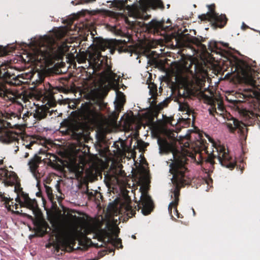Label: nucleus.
<instances>
[{"mask_svg": "<svg viewBox=\"0 0 260 260\" xmlns=\"http://www.w3.org/2000/svg\"><path fill=\"white\" fill-rule=\"evenodd\" d=\"M35 109L31 110L30 112H27L24 113L23 115L22 119L25 121L27 120V118H28L29 116H32L33 117L40 119L45 117L46 115V108L43 106H39L36 105L35 103H33Z\"/></svg>", "mask_w": 260, "mask_h": 260, "instance_id": "ddd939ff", "label": "nucleus"}, {"mask_svg": "<svg viewBox=\"0 0 260 260\" xmlns=\"http://www.w3.org/2000/svg\"><path fill=\"white\" fill-rule=\"evenodd\" d=\"M141 196L139 205L142 206V212L144 215L148 214L151 211L152 201L150 197L147 194L146 186L140 188Z\"/></svg>", "mask_w": 260, "mask_h": 260, "instance_id": "9d476101", "label": "nucleus"}, {"mask_svg": "<svg viewBox=\"0 0 260 260\" xmlns=\"http://www.w3.org/2000/svg\"><path fill=\"white\" fill-rule=\"evenodd\" d=\"M125 9L128 11V15L129 16L136 18L140 17V13L136 5H128L125 7Z\"/></svg>", "mask_w": 260, "mask_h": 260, "instance_id": "5701e85b", "label": "nucleus"}, {"mask_svg": "<svg viewBox=\"0 0 260 260\" xmlns=\"http://www.w3.org/2000/svg\"><path fill=\"white\" fill-rule=\"evenodd\" d=\"M190 41H191L192 43H193V44H196V45H197V46H199V45H200L201 44V42H200V41L198 39H197V38H194V37L190 39Z\"/></svg>", "mask_w": 260, "mask_h": 260, "instance_id": "2f4dec72", "label": "nucleus"}, {"mask_svg": "<svg viewBox=\"0 0 260 260\" xmlns=\"http://www.w3.org/2000/svg\"><path fill=\"white\" fill-rule=\"evenodd\" d=\"M19 198H20V197H17V198H16V199H18V200H19Z\"/></svg>", "mask_w": 260, "mask_h": 260, "instance_id": "37998d69", "label": "nucleus"}, {"mask_svg": "<svg viewBox=\"0 0 260 260\" xmlns=\"http://www.w3.org/2000/svg\"><path fill=\"white\" fill-rule=\"evenodd\" d=\"M78 120H85L86 121L92 120L94 117V113L89 104L86 103L81 107L77 112Z\"/></svg>", "mask_w": 260, "mask_h": 260, "instance_id": "4468645a", "label": "nucleus"}, {"mask_svg": "<svg viewBox=\"0 0 260 260\" xmlns=\"http://www.w3.org/2000/svg\"><path fill=\"white\" fill-rule=\"evenodd\" d=\"M234 123H235V125L236 126H238V124H237V123H235V122H234Z\"/></svg>", "mask_w": 260, "mask_h": 260, "instance_id": "a19ab883", "label": "nucleus"}, {"mask_svg": "<svg viewBox=\"0 0 260 260\" xmlns=\"http://www.w3.org/2000/svg\"><path fill=\"white\" fill-rule=\"evenodd\" d=\"M114 5L119 9H123L125 7V2L123 0L115 1Z\"/></svg>", "mask_w": 260, "mask_h": 260, "instance_id": "cd10ccee", "label": "nucleus"}, {"mask_svg": "<svg viewBox=\"0 0 260 260\" xmlns=\"http://www.w3.org/2000/svg\"><path fill=\"white\" fill-rule=\"evenodd\" d=\"M18 135L13 131L7 132L2 137V140L5 143H10L18 140Z\"/></svg>", "mask_w": 260, "mask_h": 260, "instance_id": "aec40b11", "label": "nucleus"}, {"mask_svg": "<svg viewBox=\"0 0 260 260\" xmlns=\"http://www.w3.org/2000/svg\"><path fill=\"white\" fill-rule=\"evenodd\" d=\"M157 143L160 153L171 152L173 155V159L171 158L170 160L172 162L169 165V171L172 175V182L176 187L171 195L172 198L174 199L169 205L168 210L170 214L173 216L172 210H173L174 214L178 218L179 216L176 207L179 200V188L183 185L187 184V177L186 175L187 169L185 166L187 160L186 156L195 157L194 154L196 151H191L188 143H185V147L182 149L181 152L176 151L172 143H168L166 139L160 137L157 138Z\"/></svg>", "mask_w": 260, "mask_h": 260, "instance_id": "f03ea898", "label": "nucleus"}, {"mask_svg": "<svg viewBox=\"0 0 260 260\" xmlns=\"http://www.w3.org/2000/svg\"><path fill=\"white\" fill-rule=\"evenodd\" d=\"M28 153H26L25 154V156H24L25 157H28Z\"/></svg>", "mask_w": 260, "mask_h": 260, "instance_id": "e433bc0d", "label": "nucleus"}, {"mask_svg": "<svg viewBox=\"0 0 260 260\" xmlns=\"http://www.w3.org/2000/svg\"><path fill=\"white\" fill-rule=\"evenodd\" d=\"M130 204L131 202L126 199L120 204L118 208L114 207H109L108 214L110 218L113 217L114 220H117L115 216H117L118 214H126L128 217H132L135 214V211L132 209Z\"/></svg>", "mask_w": 260, "mask_h": 260, "instance_id": "0eeeda50", "label": "nucleus"}, {"mask_svg": "<svg viewBox=\"0 0 260 260\" xmlns=\"http://www.w3.org/2000/svg\"><path fill=\"white\" fill-rule=\"evenodd\" d=\"M19 125V123H16L14 124V125Z\"/></svg>", "mask_w": 260, "mask_h": 260, "instance_id": "ea45409f", "label": "nucleus"}, {"mask_svg": "<svg viewBox=\"0 0 260 260\" xmlns=\"http://www.w3.org/2000/svg\"><path fill=\"white\" fill-rule=\"evenodd\" d=\"M112 46V41L100 39L97 42L96 46L90 47L87 52H82L76 55L78 62L82 63L85 62L88 54L89 66H92L94 70L104 69L99 78L101 87L114 84L117 80L116 75L111 71V68L107 63L105 62L107 61V58L103 57V58L101 59V51Z\"/></svg>", "mask_w": 260, "mask_h": 260, "instance_id": "7ed1b4c3", "label": "nucleus"}, {"mask_svg": "<svg viewBox=\"0 0 260 260\" xmlns=\"http://www.w3.org/2000/svg\"><path fill=\"white\" fill-rule=\"evenodd\" d=\"M19 203L21 206L26 207L31 210L33 212L35 211L37 207L36 201L34 199H30L27 194L23 193L20 196Z\"/></svg>", "mask_w": 260, "mask_h": 260, "instance_id": "dca6fc26", "label": "nucleus"}, {"mask_svg": "<svg viewBox=\"0 0 260 260\" xmlns=\"http://www.w3.org/2000/svg\"><path fill=\"white\" fill-rule=\"evenodd\" d=\"M0 94L3 95L6 100L13 102H17V100L22 96L15 87L9 88L7 86H3L0 89Z\"/></svg>", "mask_w": 260, "mask_h": 260, "instance_id": "f8f14e48", "label": "nucleus"}, {"mask_svg": "<svg viewBox=\"0 0 260 260\" xmlns=\"http://www.w3.org/2000/svg\"><path fill=\"white\" fill-rule=\"evenodd\" d=\"M87 161L86 155L85 154L82 155H79L78 158L77 156H72L69 158L67 162L68 168L71 172H73L79 175L83 171V166Z\"/></svg>", "mask_w": 260, "mask_h": 260, "instance_id": "6e6552de", "label": "nucleus"}, {"mask_svg": "<svg viewBox=\"0 0 260 260\" xmlns=\"http://www.w3.org/2000/svg\"><path fill=\"white\" fill-rule=\"evenodd\" d=\"M216 100L218 109L219 111H223L224 107L223 106L222 102L220 100V98H216Z\"/></svg>", "mask_w": 260, "mask_h": 260, "instance_id": "c756f323", "label": "nucleus"}, {"mask_svg": "<svg viewBox=\"0 0 260 260\" xmlns=\"http://www.w3.org/2000/svg\"><path fill=\"white\" fill-rule=\"evenodd\" d=\"M47 104L49 107H53L55 105V102L54 99L51 97Z\"/></svg>", "mask_w": 260, "mask_h": 260, "instance_id": "473e14b6", "label": "nucleus"}, {"mask_svg": "<svg viewBox=\"0 0 260 260\" xmlns=\"http://www.w3.org/2000/svg\"><path fill=\"white\" fill-rule=\"evenodd\" d=\"M96 0H82V2H81L80 4H88V3H92L95 2Z\"/></svg>", "mask_w": 260, "mask_h": 260, "instance_id": "72a5a7b5", "label": "nucleus"}, {"mask_svg": "<svg viewBox=\"0 0 260 260\" xmlns=\"http://www.w3.org/2000/svg\"><path fill=\"white\" fill-rule=\"evenodd\" d=\"M125 103V96L120 91L116 92V99L114 102L115 108L117 112H119L123 108Z\"/></svg>", "mask_w": 260, "mask_h": 260, "instance_id": "6ab92c4d", "label": "nucleus"}, {"mask_svg": "<svg viewBox=\"0 0 260 260\" xmlns=\"http://www.w3.org/2000/svg\"><path fill=\"white\" fill-rule=\"evenodd\" d=\"M30 145H31V144H28V145H26L25 146V147H27V148H29V147H30Z\"/></svg>", "mask_w": 260, "mask_h": 260, "instance_id": "4c0bfd02", "label": "nucleus"}, {"mask_svg": "<svg viewBox=\"0 0 260 260\" xmlns=\"http://www.w3.org/2000/svg\"><path fill=\"white\" fill-rule=\"evenodd\" d=\"M179 109L180 111H184L186 112V114H188L189 113L190 110L189 108V106L186 103H182L181 101L179 102Z\"/></svg>", "mask_w": 260, "mask_h": 260, "instance_id": "a878e982", "label": "nucleus"}, {"mask_svg": "<svg viewBox=\"0 0 260 260\" xmlns=\"http://www.w3.org/2000/svg\"><path fill=\"white\" fill-rule=\"evenodd\" d=\"M50 222L56 239L62 240L65 245L69 244L83 231L85 234L94 233L103 237H108L115 247L122 246L121 239L117 238L119 230L115 224H108L106 229L103 230L99 221L93 219L85 220L70 211H64L63 214L55 213Z\"/></svg>", "mask_w": 260, "mask_h": 260, "instance_id": "f257e3e1", "label": "nucleus"}, {"mask_svg": "<svg viewBox=\"0 0 260 260\" xmlns=\"http://www.w3.org/2000/svg\"><path fill=\"white\" fill-rule=\"evenodd\" d=\"M40 161V157L39 156H35L28 162V164L29 167V169L34 176H36V173Z\"/></svg>", "mask_w": 260, "mask_h": 260, "instance_id": "4be33fe9", "label": "nucleus"}, {"mask_svg": "<svg viewBox=\"0 0 260 260\" xmlns=\"http://www.w3.org/2000/svg\"><path fill=\"white\" fill-rule=\"evenodd\" d=\"M148 87L150 89L149 93L151 95V98L153 99V100L152 101H150V102L151 103V106L155 111H159L162 109H163L165 106H166L167 104V101H164L159 103L158 105H156V103L154 100L157 95L156 86L154 84H152L149 85Z\"/></svg>", "mask_w": 260, "mask_h": 260, "instance_id": "2eb2a0df", "label": "nucleus"}, {"mask_svg": "<svg viewBox=\"0 0 260 260\" xmlns=\"http://www.w3.org/2000/svg\"><path fill=\"white\" fill-rule=\"evenodd\" d=\"M150 31H153L154 33L158 32L160 30L164 29L163 24L161 22L155 20L151 21L147 26Z\"/></svg>", "mask_w": 260, "mask_h": 260, "instance_id": "412c9836", "label": "nucleus"}, {"mask_svg": "<svg viewBox=\"0 0 260 260\" xmlns=\"http://www.w3.org/2000/svg\"><path fill=\"white\" fill-rule=\"evenodd\" d=\"M212 45V43H210V45Z\"/></svg>", "mask_w": 260, "mask_h": 260, "instance_id": "49530a36", "label": "nucleus"}, {"mask_svg": "<svg viewBox=\"0 0 260 260\" xmlns=\"http://www.w3.org/2000/svg\"><path fill=\"white\" fill-rule=\"evenodd\" d=\"M36 194L37 197L42 198V200H43V197H42V192H41V191L40 190H39L38 192H37Z\"/></svg>", "mask_w": 260, "mask_h": 260, "instance_id": "f704fd0d", "label": "nucleus"}, {"mask_svg": "<svg viewBox=\"0 0 260 260\" xmlns=\"http://www.w3.org/2000/svg\"><path fill=\"white\" fill-rule=\"evenodd\" d=\"M251 93H250V96L252 97H255L257 99L260 100V90H258L256 89H251Z\"/></svg>", "mask_w": 260, "mask_h": 260, "instance_id": "c85d7f7f", "label": "nucleus"}, {"mask_svg": "<svg viewBox=\"0 0 260 260\" xmlns=\"http://www.w3.org/2000/svg\"><path fill=\"white\" fill-rule=\"evenodd\" d=\"M45 191H46V192L48 197L49 198H51L52 195V191L51 188L48 186L45 185Z\"/></svg>", "mask_w": 260, "mask_h": 260, "instance_id": "7c9ffc66", "label": "nucleus"}, {"mask_svg": "<svg viewBox=\"0 0 260 260\" xmlns=\"http://www.w3.org/2000/svg\"><path fill=\"white\" fill-rule=\"evenodd\" d=\"M4 54H5V53H4V52H1V53H0V56H2V55H4Z\"/></svg>", "mask_w": 260, "mask_h": 260, "instance_id": "58836bf2", "label": "nucleus"}, {"mask_svg": "<svg viewBox=\"0 0 260 260\" xmlns=\"http://www.w3.org/2000/svg\"><path fill=\"white\" fill-rule=\"evenodd\" d=\"M211 112H211V110H210V113L211 114Z\"/></svg>", "mask_w": 260, "mask_h": 260, "instance_id": "c03bdc74", "label": "nucleus"}, {"mask_svg": "<svg viewBox=\"0 0 260 260\" xmlns=\"http://www.w3.org/2000/svg\"><path fill=\"white\" fill-rule=\"evenodd\" d=\"M67 32V29L64 27L58 28L56 31V36L57 38H61Z\"/></svg>", "mask_w": 260, "mask_h": 260, "instance_id": "bb28decb", "label": "nucleus"}, {"mask_svg": "<svg viewBox=\"0 0 260 260\" xmlns=\"http://www.w3.org/2000/svg\"><path fill=\"white\" fill-rule=\"evenodd\" d=\"M213 7V5L209 6L208 7L210 12L208 13L207 15L202 16L201 18L202 19H205L208 17L210 19L217 21H220L222 23H225L226 22L225 16L224 15H218L217 14L215 13L214 11H212V8Z\"/></svg>", "mask_w": 260, "mask_h": 260, "instance_id": "f3484780", "label": "nucleus"}, {"mask_svg": "<svg viewBox=\"0 0 260 260\" xmlns=\"http://www.w3.org/2000/svg\"><path fill=\"white\" fill-rule=\"evenodd\" d=\"M54 42L55 40L52 37L45 36L39 38L37 42V46L31 53V58L34 61L44 60V62H46L51 58L62 56L68 51L69 47L65 43L55 50Z\"/></svg>", "mask_w": 260, "mask_h": 260, "instance_id": "20e7f679", "label": "nucleus"}, {"mask_svg": "<svg viewBox=\"0 0 260 260\" xmlns=\"http://www.w3.org/2000/svg\"><path fill=\"white\" fill-rule=\"evenodd\" d=\"M209 141L211 143V146L213 147L215 151L212 150H210L209 148H207L206 151L208 154V156L207 160L210 162L213 163V160L214 158L217 157L219 162L223 166H225L228 168L233 167L234 165L231 164L229 165L228 161L231 159V157L228 153V150L226 147L221 145L220 143L216 142L212 138L209 136H207Z\"/></svg>", "mask_w": 260, "mask_h": 260, "instance_id": "423d86ee", "label": "nucleus"}, {"mask_svg": "<svg viewBox=\"0 0 260 260\" xmlns=\"http://www.w3.org/2000/svg\"><path fill=\"white\" fill-rule=\"evenodd\" d=\"M71 3H72L73 4H74V2H73V1H72Z\"/></svg>", "mask_w": 260, "mask_h": 260, "instance_id": "a18cd8bd", "label": "nucleus"}, {"mask_svg": "<svg viewBox=\"0 0 260 260\" xmlns=\"http://www.w3.org/2000/svg\"><path fill=\"white\" fill-rule=\"evenodd\" d=\"M0 178L6 186H12L15 185V190H16L17 176L15 173L9 172L3 169H0Z\"/></svg>", "mask_w": 260, "mask_h": 260, "instance_id": "9b49d317", "label": "nucleus"}, {"mask_svg": "<svg viewBox=\"0 0 260 260\" xmlns=\"http://www.w3.org/2000/svg\"><path fill=\"white\" fill-rule=\"evenodd\" d=\"M194 73L190 71V74L192 79L190 80L189 75L183 73L184 70L189 71L187 68L184 69L182 67L177 64L173 68V72L175 73L176 81L181 84L186 89H201L205 82L207 76L206 70L202 65L194 63L193 65Z\"/></svg>", "mask_w": 260, "mask_h": 260, "instance_id": "39448f33", "label": "nucleus"}, {"mask_svg": "<svg viewBox=\"0 0 260 260\" xmlns=\"http://www.w3.org/2000/svg\"><path fill=\"white\" fill-rule=\"evenodd\" d=\"M241 78L243 79L245 83L250 85L252 87H254L256 85L255 82L252 77L251 72L244 71Z\"/></svg>", "mask_w": 260, "mask_h": 260, "instance_id": "b1692460", "label": "nucleus"}, {"mask_svg": "<svg viewBox=\"0 0 260 260\" xmlns=\"http://www.w3.org/2000/svg\"><path fill=\"white\" fill-rule=\"evenodd\" d=\"M5 116L7 118L10 119L11 120H14V122H16L17 120H21L20 114L12 112L7 113Z\"/></svg>", "mask_w": 260, "mask_h": 260, "instance_id": "393cba45", "label": "nucleus"}, {"mask_svg": "<svg viewBox=\"0 0 260 260\" xmlns=\"http://www.w3.org/2000/svg\"><path fill=\"white\" fill-rule=\"evenodd\" d=\"M141 8L145 11L148 7H161L162 2L160 0H140Z\"/></svg>", "mask_w": 260, "mask_h": 260, "instance_id": "a211bd4d", "label": "nucleus"}, {"mask_svg": "<svg viewBox=\"0 0 260 260\" xmlns=\"http://www.w3.org/2000/svg\"><path fill=\"white\" fill-rule=\"evenodd\" d=\"M67 127V131L72 133L73 138L79 140L83 136L84 129L82 123L78 122L76 121H65L61 123Z\"/></svg>", "mask_w": 260, "mask_h": 260, "instance_id": "1a4fd4ad", "label": "nucleus"}, {"mask_svg": "<svg viewBox=\"0 0 260 260\" xmlns=\"http://www.w3.org/2000/svg\"><path fill=\"white\" fill-rule=\"evenodd\" d=\"M3 163V160L2 159H0V165H2Z\"/></svg>", "mask_w": 260, "mask_h": 260, "instance_id": "c9c22d12", "label": "nucleus"}, {"mask_svg": "<svg viewBox=\"0 0 260 260\" xmlns=\"http://www.w3.org/2000/svg\"><path fill=\"white\" fill-rule=\"evenodd\" d=\"M213 45H214V46H216V43H213Z\"/></svg>", "mask_w": 260, "mask_h": 260, "instance_id": "79ce46f5", "label": "nucleus"}]
</instances>
